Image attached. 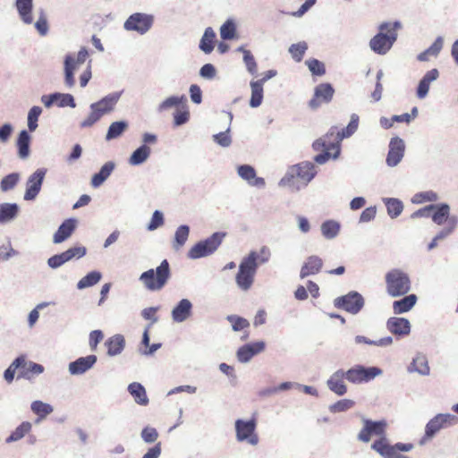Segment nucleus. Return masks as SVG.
Segmentation results:
<instances>
[{"label": "nucleus", "mask_w": 458, "mask_h": 458, "mask_svg": "<svg viewBox=\"0 0 458 458\" xmlns=\"http://www.w3.org/2000/svg\"><path fill=\"white\" fill-rule=\"evenodd\" d=\"M358 124L359 116L352 114L346 128L340 131L337 127H332L326 135L315 140L312 148L315 151L320 152L314 157L315 162L324 164L330 158H337L340 155L341 141L350 137L357 130Z\"/></svg>", "instance_id": "nucleus-1"}, {"label": "nucleus", "mask_w": 458, "mask_h": 458, "mask_svg": "<svg viewBox=\"0 0 458 458\" xmlns=\"http://www.w3.org/2000/svg\"><path fill=\"white\" fill-rule=\"evenodd\" d=\"M400 27L401 24L398 21L380 24L379 32L369 41L370 48L378 55L386 54L396 40Z\"/></svg>", "instance_id": "nucleus-2"}, {"label": "nucleus", "mask_w": 458, "mask_h": 458, "mask_svg": "<svg viewBox=\"0 0 458 458\" xmlns=\"http://www.w3.org/2000/svg\"><path fill=\"white\" fill-rule=\"evenodd\" d=\"M171 276L170 266L166 259H164L156 270L148 269L143 272L140 280L146 289L151 292L161 290Z\"/></svg>", "instance_id": "nucleus-3"}, {"label": "nucleus", "mask_w": 458, "mask_h": 458, "mask_svg": "<svg viewBox=\"0 0 458 458\" xmlns=\"http://www.w3.org/2000/svg\"><path fill=\"white\" fill-rule=\"evenodd\" d=\"M119 99V95L110 94L99 101L90 105V113L86 119L81 123L82 128L91 127L102 116L109 114L114 109V106Z\"/></svg>", "instance_id": "nucleus-4"}, {"label": "nucleus", "mask_w": 458, "mask_h": 458, "mask_svg": "<svg viewBox=\"0 0 458 458\" xmlns=\"http://www.w3.org/2000/svg\"><path fill=\"white\" fill-rule=\"evenodd\" d=\"M316 171L313 164L304 162L294 165L291 171L280 181L283 186H294L301 183L306 186L315 176Z\"/></svg>", "instance_id": "nucleus-5"}, {"label": "nucleus", "mask_w": 458, "mask_h": 458, "mask_svg": "<svg viewBox=\"0 0 458 458\" xmlns=\"http://www.w3.org/2000/svg\"><path fill=\"white\" fill-rule=\"evenodd\" d=\"M386 292L392 297L406 294L411 289L409 276L400 269H392L386 275Z\"/></svg>", "instance_id": "nucleus-6"}, {"label": "nucleus", "mask_w": 458, "mask_h": 458, "mask_svg": "<svg viewBox=\"0 0 458 458\" xmlns=\"http://www.w3.org/2000/svg\"><path fill=\"white\" fill-rule=\"evenodd\" d=\"M255 254H248L239 265V270L235 276L238 287L242 291L250 289L257 273V266L254 263Z\"/></svg>", "instance_id": "nucleus-7"}, {"label": "nucleus", "mask_w": 458, "mask_h": 458, "mask_svg": "<svg viewBox=\"0 0 458 458\" xmlns=\"http://www.w3.org/2000/svg\"><path fill=\"white\" fill-rule=\"evenodd\" d=\"M171 107H175V112L174 113V126L182 125L189 121L190 111L185 96H173L167 98L160 104L159 110L163 111Z\"/></svg>", "instance_id": "nucleus-8"}, {"label": "nucleus", "mask_w": 458, "mask_h": 458, "mask_svg": "<svg viewBox=\"0 0 458 458\" xmlns=\"http://www.w3.org/2000/svg\"><path fill=\"white\" fill-rule=\"evenodd\" d=\"M371 448L383 458H409L401 452H409L413 448L412 444L397 443L390 445L386 437H381L373 442Z\"/></svg>", "instance_id": "nucleus-9"}, {"label": "nucleus", "mask_w": 458, "mask_h": 458, "mask_svg": "<svg viewBox=\"0 0 458 458\" xmlns=\"http://www.w3.org/2000/svg\"><path fill=\"white\" fill-rule=\"evenodd\" d=\"M225 236V233H214L208 239L192 246L188 252V257L195 259L212 254L222 243Z\"/></svg>", "instance_id": "nucleus-10"}, {"label": "nucleus", "mask_w": 458, "mask_h": 458, "mask_svg": "<svg viewBox=\"0 0 458 458\" xmlns=\"http://www.w3.org/2000/svg\"><path fill=\"white\" fill-rule=\"evenodd\" d=\"M88 57L89 52L85 47H81L76 56L66 55L64 60V82L67 87L74 86V72L86 62Z\"/></svg>", "instance_id": "nucleus-11"}, {"label": "nucleus", "mask_w": 458, "mask_h": 458, "mask_svg": "<svg viewBox=\"0 0 458 458\" xmlns=\"http://www.w3.org/2000/svg\"><path fill=\"white\" fill-rule=\"evenodd\" d=\"M153 22V15L142 13H135L129 16V18L125 21L123 27L126 30L136 31L142 35L150 30Z\"/></svg>", "instance_id": "nucleus-12"}, {"label": "nucleus", "mask_w": 458, "mask_h": 458, "mask_svg": "<svg viewBox=\"0 0 458 458\" xmlns=\"http://www.w3.org/2000/svg\"><path fill=\"white\" fill-rule=\"evenodd\" d=\"M458 418L452 414H437L431 419L426 425L425 435L421 442L433 437L440 429L445 428L448 426L456 424Z\"/></svg>", "instance_id": "nucleus-13"}, {"label": "nucleus", "mask_w": 458, "mask_h": 458, "mask_svg": "<svg viewBox=\"0 0 458 458\" xmlns=\"http://www.w3.org/2000/svg\"><path fill=\"white\" fill-rule=\"evenodd\" d=\"M334 304L337 309L357 314L364 306V299L359 293L350 292L345 295L337 297L334 301Z\"/></svg>", "instance_id": "nucleus-14"}, {"label": "nucleus", "mask_w": 458, "mask_h": 458, "mask_svg": "<svg viewBox=\"0 0 458 458\" xmlns=\"http://www.w3.org/2000/svg\"><path fill=\"white\" fill-rule=\"evenodd\" d=\"M380 373L381 370L378 368H365L360 365H357L344 372L345 378L352 384L369 382L378 376Z\"/></svg>", "instance_id": "nucleus-15"}, {"label": "nucleus", "mask_w": 458, "mask_h": 458, "mask_svg": "<svg viewBox=\"0 0 458 458\" xmlns=\"http://www.w3.org/2000/svg\"><path fill=\"white\" fill-rule=\"evenodd\" d=\"M364 426L358 434V439L361 442L368 443L372 436L386 437V430L387 423L386 420L373 421L370 420H363Z\"/></svg>", "instance_id": "nucleus-16"}, {"label": "nucleus", "mask_w": 458, "mask_h": 458, "mask_svg": "<svg viewBox=\"0 0 458 458\" xmlns=\"http://www.w3.org/2000/svg\"><path fill=\"white\" fill-rule=\"evenodd\" d=\"M256 420L251 419L249 421L237 420L235 422L236 438L238 441H247L250 445H257L259 443V437L255 434Z\"/></svg>", "instance_id": "nucleus-17"}, {"label": "nucleus", "mask_w": 458, "mask_h": 458, "mask_svg": "<svg viewBox=\"0 0 458 458\" xmlns=\"http://www.w3.org/2000/svg\"><path fill=\"white\" fill-rule=\"evenodd\" d=\"M335 94V89L330 83H320L314 89L313 98L310 100L309 106L316 109L323 103H329Z\"/></svg>", "instance_id": "nucleus-18"}, {"label": "nucleus", "mask_w": 458, "mask_h": 458, "mask_svg": "<svg viewBox=\"0 0 458 458\" xmlns=\"http://www.w3.org/2000/svg\"><path fill=\"white\" fill-rule=\"evenodd\" d=\"M85 247H72L60 254L54 255L53 257L49 258L47 260V264L52 268H57L72 259L82 258L83 256H85Z\"/></svg>", "instance_id": "nucleus-19"}, {"label": "nucleus", "mask_w": 458, "mask_h": 458, "mask_svg": "<svg viewBox=\"0 0 458 458\" xmlns=\"http://www.w3.org/2000/svg\"><path fill=\"white\" fill-rule=\"evenodd\" d=\"M15 360H22L19 364L17 378L31 379L44 371V367L41 364L27 360L24 355H21Z\"/></svg>", "instance_id": "nucleus-20"}, {"label": "nucleus", "mask_w": 458, "mask_h": 458, "mask_svg": "<svg viewBox=\"0 0 458 458\" xmlns=\"http://www.w3.org/2000/svg\"><path fill=\"white\" fill-rule=\"evenodd\" d=\"M45 174L46 172L44 170L38 169L29 177L26 183V191L24 194L25 200H32L37 197L40 191Z\"/></svg>", "instance_id": "nucleus-21"}, {"label": "nucleus", "mask_w": 458, "mask_h": 458, "mask_svg": "<svg viewBox=\"0 0 458 458\" xmlns=\"http://www.w3.org/2000/svg\"><path fill=\"white\" fill-rule=\"evenodd\" d=\"M404 142L400 138H394L389 143V151L386 157V164L389 166H395L403 158L404 154Z\"/></svg>", "instance_id": "nucleus-22"}, {"label": "nucleus", "mask_w": 458, "mask_h": 458, "mask_svg": "<svg viewBox=\"0 0 458 458\" xmlns=\"http://www.w3.org/2000/svg\"><path fill=\"white\" fill-rule=\"evenodd\" d=\"M265 349V343L262 341L248 344L237 351V358L241 362L249 361L254 355L263 352Z\"/></svg>", "instance_id": "nucleus-23"}, {"label": "nucleus", "mask_w": 458, "mask_h": 458, "mask_svg": "<svg viewBox=\"0 0 458 458\" xmlns=\"http://www.w3.org/2000/svg\"><path fill=\"white\" fill-rule=\"evenodd\" d=\"M97 361L96 355L81 357L69 364V371L72 375H80L89 369Z\"/></svg>", "instance_id": "nucleus-24"}, {"label": "nucleus", "mask_w": 458, "mask_h": 458, "mask_svg": "<svg viewBox=\"0 0 458 458\" xmlns=\"http://www.w3.org/2000/svg\"><path fill=\"white\" fill-rule=\"evenodd\" d=\"M345 374L343 370H337L327 380L328 388L337 395H344L347 392V387L344 379Z\"/></svg>", "instance_id": "nucleus-25"}, {"label": "nucleus", "mask_w": 458, "mask_h": 458, "mask_svg": "<svg viewBox=\"0 0 458 458\" xmlns=\"http://www.w3.org/2000/svg\"><path fill=\"white\" fill-rule=\"evenodd\" d=\"M386 326L392 334L398 335H407L411 329L410 322L403 318H390Z\"/></svg>", "instance_id": "nucleus-26"}, {"label": "nucleus", "mask_w": 458, "mask_h": 458, "mask_svg": "<svg viewBox=\"0 0 458 458\" xmlns=\"http://www.w3.org/2000/svg\"><path fill=\"white\" fill-rule=\"evenodd\" d=\"M323 267L322 259L318 256H310L301 268L300 277L301 279L318 274Z\"/></svg>", "instance_id": "nucleus-27"}, {"label": "nucleus", "mask_w": 458, "mask_h": 458, "mask_svg": "<svg viewBox=\"0 0 458 458\" xmlns=\"http://www.w3.org/2000/svg\"><path fill=\"white\" fill-rule=\"evenodd\" d=\"M238 174L252 186L262 187L265 185V180L261 177H257L255 169L249 165H240L238 167Z\"/></svg>", "instance_id": "nucleus-28"}, {"label": "nucleus", "mask_w": 458, "mask_h": 458, "mask_svg": "<svg viewBox=\"0 0 458 458\" xmlns=\"http://www.w3.org/2000/svg\"><path fill=\"white\" fill-rule=\"evenodd\" d=\"M76 227V221L74 219H66L55 232L53 237L55 243H61L68 239Z\"/></svg>", "instance_id": "nucleus-29"}, {"label": "nucleus", "mask_w": 458, "mask_h": 458, "mask_svg": "<svg viewBox=\"0 0 458 458\" xmlns=\"http://www.w3.org/2000/svg\"><path fill=\"white\" fill-rule=\"evenodd\" d=\"M191 307V303L189 300H181L172 311L173 319L176 322L184 321L190 317Z\"/></svg>", "instance_id": "nucleus-30"}, {"label": "nucleus", "mask_w": 458, "mask_h": 458, "mask_svg": "<svg viewBox=\"0 0 458 458\" xmlns=\"http://www.w3.org/2000/svg\"><path fill=\"white\" fill-rule=\"evenodd\" d=\"M105 345L107 349V354L114 356L123 352L125 346V340L122 335H114L106 341Z\"/></svg>", "instance_id": "nucleus-31"}, {"label": "nucleus", "mask_w": 458, "mask_h": 458, "mask_svg": "<svg viewBox=\"0 0 458 458\" xmlns=\"http://www.w3.org/2000/svg\"><path fill=\"white\" fill-rule=\"evenodd\" d=\"M438 75L439 72L437 69H432L424 75V77L420 81L417 89L418 98H424L427 96L429 89L430 82L437 80Z\"/></svg>", "instance_id": "nucleus-32"}, {"label": "nucleus", "mask_w": 458, "mask_h": 458, "mask_svg": "<svg viewBox=\"0 0 458 458\" xmlns=\"http://www.w3.org/2000/svg\"><path fill=\"white\" fill-rule=\"evenodd\" d=\"M114 169V164L111 161L106 162L100 169L95 174L91 179V185L94 188L99 187L112 174Z\"/></svg>", "instance_id": "nucleus-33"}, {"label": "nucleus", "mask_w": 458, "mask_h": 458, "mask_svg": "<svg viewBox=\"0 0 458 458\" xmlns=\"http://www.w3.org/2000/svg\"><path fill=\"white\" fill-rule=\"evenodd\" d=\"M417 296L415 294H410L404 298L395 301L393 303V310L394 314H402L409 311L416 303Z\"/></svg>", "instance_id": "nucleus-34"}, {"label": "nucleus", "mask_w": 458, "mask_h": 458, "mask_svg": "<svg viewBox=\"0 0 458 458\" xmlns=\"http://www.w3.org/2000/svg\"><path fill=\"white\" fill-rule=\"evenodd\" d=\"M16 7L23 22L30 24L32 18V0H16Z\"/></svg>", "instance_id": "nucleus-35"}, {"label": "nucleus", "mask_w": 458, "mask_h": 458, "mask_svg": "<svg viewBox=\"0 0 458 458\" xmlns=\"http://www.w3.org/2000/svg\"><path fill=\"white\" fill-rule=\"evenodd\" d=\"M129 393L133 396L135 402L140 405H147L148 403V398L146 394V390L143 386L140 383L133 382L128 386Z\"/></svg>", "instance_id": "nucleus-36"}, {"label": "nucleus", "mask_w": 458, "mask_h": 458, "mask_svg": "<svg viewBox=\"0 0 458 458\" xmlns=\"http://www.w3.org/2000/svg\"><path fill=\"white\" fill-rule=\"evenodd\" d=\"M30 136L27 131L20 132L17 140L18 154L21 158H27L30 155Z\"/></svg>", "instance_id": "nucleus-37"}, {"label": "nucleus", "mask_w": 458, "mask_h": 458, "mask_svg": "<svg viewBox=\"0 0 458 458\" xmlns=\"http://www.w3.org/2000/svg\"><path fill=\"white\" fill-rule=\"evenodd\" d=\"M251 98L250 105L252 107H258L263 99V81H256L250 82Z\"/></svg>", "instance_id": "nucleus-38"}, {"label": "nucleus", "mask_w": 458, "mask_h": 458, "mask_svg": "<svg viewBox=\"0 0 458 458\" xmlns=\"http://www.w3.org/2000/svg\"><path fill=\"white\" fill-rule=\"evenodd\" d=\"M215 38L216 33L212 28H207L200 40L199 48L206 54L211 53L214 49Z\"/></svg>", "instance_id": "nucleus-39"}, {"label": "nucleus", "mask_w": 458, "mask_h": 458, "mask_svg": "<svg viewBox=\"0 0 458 458\" xmlns=\"http://www.w3.org/2000/svg\"><path fill=\"white\" fill-rule=\"evenodd\" d=\"M128 126L129 124L125 121L112 123L107 130L106 140H111L120 137L128 129Z\"/></svg>", "instance_id": "nucleus-40"}, {"label": "nucleus", "mask_w": 458, "mask_h": 458, "mask_svg": "<svg viewBox=\"0 0 458 458\" xmlns=\"http://www.w3.org/2000/svg\"><path fill=\"white\" fill-rule=\"evenodd\" d=\"M18 211L19 208L16 204H0V223L13 219L17 216Z\"/></svg>", "instance_id": "nucleus-41"}, {"label": "nucleus", "mask_w": 458, "mask_h": 458, "mask_svg": "<svg viewBox=\"0 0 458 458\" xmlns=\"http://www.w3.org/2000/svg\"><path fill=\"white\" fill-rule=\"evenodd\" d=\"M150 155V148L142 145L138 148L131 156L129 162L132 165H137L145 162Z\"/></svg>", "instance_id": "nucleus-42"}, {"label": "nucleus", "mask_w": 458, "mask_h": 458, "mask_svg": "<svg viewBox=\"0 0 458 458\" xmlns=\"http://www.w3.org/2000/svg\"><path fill=\"white\" fill-rule=\"evenodd\" d=\"M340 231V224L334 220L325 221L321 225V233L327 239H333L337 236Z\"/></svg>", "instance_id": "nucleus-43"}, {"label": "nucleus", "mask_w": 458, "mask_h": 458, "mask_svg": "<svg viewBox=\"0 0 458 458\" xmlns=\"http://www.w3.org/2000/svg\"><path fill=\"white\" fill-rule=\"evenodd\" d=\"M190 229L187 225H181L177 228L174 234V249L179 250L187 242Z\"/></svg>", "instance_id": "nucleus-44"}, {"label": "nucleus", "mask_w": 458, "mask_h": 458, "mask_svg": "<svg viewBox=\"0 0 458 458\" xmlns=\"http://www.w3.org/2000/svg\"><path fill=\"white\" fill-rule=\"evenodd\" d=\"M31 411L38 416L39 420H43L53 412V407L41 401H34L31 403Z\"/></svg>", "instance_id": "nucleus-45"}, {"label": "nucleus", "mask_w": 458, "mask_h": 458, "mask_svg": "<svg viewBox=\"0 0 458 458\" xmlns=\"http://www.w3.org/2000/svg\"><path fill=\"white\" fill-rule=\"evenodd\" d=\"M448 215L449 206L446 204H442L441 206H436V208L433 209L430 216L436 224L442 225L447 219Z\"/></svg>", "instance_id": "nucleus-46"}, {"label": "nucleus", "mask_w": 458, "mask_h": 458, "mask_svg": "<svg viewBox=\"0 0 458 458\" xmlns=\"http://www.w3.org/2000/svg\"><path fill=\"white\" fill-rule=\"evenodd\" d=\"M42 114V108L38 106H32L28 113V128L30 131H34L38 128V121Z\"/></svg>", "instance_id": "nucleus-47"}, {"label": "nucleus", "mask_w": 458, "mask_h": 458, "mask_svg": "<svg viewBox=\"0 0 458 458\" xmlns=\"http://www.w3.org/2000/svg\"><path fill=\"white\" fill-rule=\"evenodd\" d=\"M100 279H101V274L98 271H92V272L89 273L87 276H85L84 277H82L79 281L77 286L79 289L89 287V286H92V285L96 284L97 283H98Z\"/></svg>", "instance_id": "nucleus-48"}, {"label": "nucleus", "mask_w": 458, "mask_h": 458, "mask_svg": "<svg viewBox=\"0 0 458 458\" xmlns=\"http://www.w3.org/2000/svg\"><path fill=\"white\" fill-rule=\"evenodd\" d=\"M387 213L392 218L397 217L403 209V205L401 200L397 199H388L386 201Z\"/></svg>", "instance_id": "nucleus-49"}, {"label": "nucleus", "mask_w": 458, "mask_h": 458, "mask_svg": "<svg viewBox=\"0 0 458 458\" xmlns=\"http://www.w3.org/2000/svg\"><path fill=\"white\" fill-rule=\"evenodd\" d=\"M31 429V424L28 421L22 422L19 425L14 431L12 432L10 437L7 438L8 441H17L21 439Z\"/></svg>", "instance_id": "nucleus-50"}, {"label": "nucleus", "mask_w": 458, "mask_h": 458, "mask_svg": "<svg viewBox=\"0 0 458 458\" xmlns=\"http://www.w3.org/2000/svg\"><path fill=\"white\" fill-rule=\"evenodd\" d=\"M307 48L308 45L306 42H299L297 44H293L289 48V52L296 62H301Z\"/></svg>", "instance_id": "nucleus-51"}, {"label": "nucleus", "mask_w": 458, "mask_h": 458, "mask_svg": "<svg viewBox=\"0 0 458 458\" xmlns=\"http://www.w3.org/2000/svg\"><path fill=\"white\" fill-rule=\"evenodd\" d=\"M239 50L243 54V61L248 72L251 74L257 73L258 66L250 50L243 49L242 47H240Z\"/></svg>", "instance_id": "nucleus-52"}, {"label": "nucleus", "mask_w": 458, "mask_h": 458, "mask_svg": "<svg viewBox=\"0 0 458 458\" xmlns=\"http://www.w3.org/2000/svg\"><path fill=\"white\" fill-rule=\"evenodd\" d=\"M305 64L313 75L322 76L326 73L325 64L318 59H309Z\"/></svg>", "instance_id": "nucleus-53"}, {"label": "nucleus", "mask_w": 458, "mask_h": 458, "mask_svg": "<svg viewBox=\"0 0 458 458\" xmlns=\"http://www.w3.org/2000/svg\"><path fill=\"white\" fill-rule=\"evenodd\" d=\"M236 27L233 21L228 20L220 28V36L223 39H233L235 36Z\"/></svg>", "instance_id": "nucleus-54"}, {"label": "nucleus", "mask_w": 458, "mask_h": 458, "mask_svg": "<svg viewBox=\"0 0 458 458\" xmlns=\"http://www.w3.org/2000/svg\"><path fill=\"white\" fill-rule=\"evenodd\" d=\"M355 403L350 399H342L335 403L329 407L331 412H342L345 411L354 406Z\"/></svg>", "instance_id": "nucleus-55"}, {"label": "nucleus", "mask_w": 458, "mask_h": 458, "mask_svg": "<svg viewBox=\"0 0 458 458\" xmlns=\"http://www.w3.org/2000/svg\"><path fill=\"white\" fill-rule=\"evenodd\" d=\"M249 254H255L254 263L256 264L257 267H259L260 264L267 262L270 258V251L267 247H262L259 251L253 250Z\"/></svg>", "instance_id": "nucleus-56"}, {"label": "nucleus", "mask_w": 458, "mask_h": 458, "mask_svg": "<svg viewBox=\"0 0 458 458\" xmlns=\"http://www.w3.org/2000/svg\"><path fill=\"white\" fill-rule=\"evenodd\" d=\"M19 181L18 174H10L4 176L1 181V190L4 191L13 189Z\"/></svg>", "instance_id": "nucleus-57"}, {"label": "nucleus", "mask_w": 458, "mask_h": 458, "mask_svg": "<svg viewBox=\"0 0 458 458\" xmlns=\"http://www.w3.org/2000/svg\"><path fill=\"white\" fill-rule=\"evenodd\" d=\"M163 225H164L163 214L160 211L156 210L152 215L151 220L148 225V229L149 231H153V230H156L157 228L160 227Z\"/></svg>", "instance_id": "nucleus-58"}, {"label": "nucleus", "mask_w": 458, "mask_h": 458, "mask_svg": "<svg viewBox=\"0 0 458 458\" xmlns=\"http://www.w3.org/2000/svg\"><path fill=\"white\" fill-rule=\"evenodd\" d=\"M21 361H22L21 360H14L11 365L8 367V369L4 371V379L8 382V383H11L13 378H14V375L15 373L17 372L18 373V368H19V364L21 363Z\"/></svg>", "instance_id": "nucleus-59"}, {"label": "nucleus", "mask_w": 458, "mask_h": 458, "mask_svg": "<svg viewBox=\"0 0 458 458\" xmlns=\"http://www.w3.org/2000/svg\"><path fill=\"white\" fill-rule=\"evenodd\" d=\"M141 437L147 443H153L157 439L158 433L156 428L146 427L141 432Z\"/></svg>", "instance_id": "nucleus-60"}, {"label": "nucleus", "mask_w": 458, "mask_h": 458, "mask_svg": "<svg viewBox=\"0 0 458 458\" xmlns=\"http://www.w3.org/2000/svg\"><path fill=\"white\" fill-rule=\"evenodd\" d=\"M57 101H59L58 106H62V107H64V106L75 107V106H76L73 97L70 94L57 93Z\"/></svg>", "instance_id": "nucleus-61"}, {"label": "nucleus", "mask_w": 458, "mask_h": 458, "mask_svg": "<svg viewBox=\"0 0 458 458\" xmlns=\"http://www.w3.org/2000/svg\"><path fill=\"white\" fill-rule=\"evenodd\" d=\"M229 320L232 322L233 329L234 331L242 330L250 326L247 319L240 317H230Z\"/></svg>", "instance_id": "nucleus-62"}, {"label": "nucleus", "mask_w": 458, "mask_h": 458, "mask_svg": "<svg viewBox=\"0 0 458 458\" xmlns=\"http://www.w3.org/2000/svg\"><path fill=\"white\" fill-rule=\"evenodd\" d=\"M104 335L100 330H94L89 334V346L92 351H95L98 344L103 340Z\"/></svg>", "instance_id": "nucleus-63"}, {"label": "nucleus", "mask_w": 458, "mask_h": 458, "mask_svg": "<svg viewBox=\"0 0 458 458\" xmlns=\"http://www.w3.org/2000/svg\"><path fill=\"white\" fill-rule=\"evenodd\" d=\"M412 366L421 374H427L429 371V368L424 357L415 358L412 361Z\"/></svg>", "instance_id": "nucleus-64"}]
</instances>
